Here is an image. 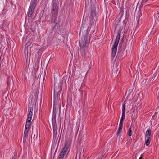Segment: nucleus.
<instances>
[{"mask_svg":"<svg viewBox=\"0 0 159 159\" xmlns=\"http://www.w3.org/2000/svg\"><path fill=\"white\" fill-rule=\"evenodd\" d=\"M122 30V28H120L119 30H118V32H117L118 34L117 35L116 39H117V37H119V40H120V34L121 33Z\"/></svg>","mask_w":159,"mask_h":159,"instance_id":"16","label":"nucleus"},{"mask_svg":"<svg viewBox=\"0 0 159 159\" xmlns=\"http://www.w3.org/2000/svg\"><path fill=\"white\" fill-rule=\"evenodd\" d=\"M91 15L93 18L96 16V13L95 11H92L91 12Z\"/></svg>","mask_w":159,"mask_h":159,"instance_id":"19","label":"nucleus"},{"mask_svg":"<svg viewBox=\"0 0 159 159\" xmlns=\"http://www.w3.org/2000/svg\"><path fill=\"white\" fill-rule=\"evenodd\" d=\"M151 134V131L150 130L148 129L146 132L145 137L151 138L150 136Z\"/></svg>","mask_w":159,"mask_h":159,"instance_id":"12","label":"nucleus"},{"mask_svg":"<svg viewBox=\"0 0 159 159\" xmlns=\"http://www.w3.org/2000/svg\"><path fill=\"white\" fill-rule=\"evenodd\" d=\"M51 18V28L52 31H53L54 30L57 25V23L56 22L57 19L55 20L52 17Z\"/></svg>","mask_w":159,"mask_h":159,"instance_id":"9","label":"nucleus"},{"mask_svg":"<svg viewBox=\"0 0 159 159\" xmlns=\"http://www.w3.org/2000/svg\"><path fill=\"white\" fill-rule=\"evenodd\" d=\"M70 145V142H66L64 147L62 149L60 154L59 156V159H63L65 155L66 154L67 152L68 151Z\"/></svg>","mask_w":159,"mask_h":159,"instance_id":"4","label":"nucleus"},{"mask_svg":"<svg viewBox=\"0 0 159 159\" xmlns=\"http://www.w3.org/2000/svg\"><path fill=\"white\" fill-rule=\"evenodd\" d=\"M37 2V1L36 0H33L31 2V6L35 7L36 5Z\"/></svg>","mask_w":159,"mask_h":159,"instance_id":"14","label":"nucleus"},{"mask_svg":"<svg viewBox=\"0 0 159 159\" xmlns=\"http://www.w3.org/2000/svg\"><path fill=\"white\" fill-rule=\"evenodd\" d=\"M122 117H121L120 121V124L119 125V127H121L122 128L123 125V122L125 118V103H124L122 106Z\"/></svg>","mask_w":159,"mask_h":159,"instance_id":"6","label":"nucleus"},{"mask_svg":"<svg viewBox=\"0 0 159 159\" xmlns=\"http://www.w3.org/2000/svg\"><path fill=\"white\" fill-rule=\"evenodd\" d=\"M35 7L30 6L29 9V11L28 13V16L29 18L31 17L34 12Z\"/></svg>","mask_w":159,"mask_h":159,"instance_id":"7","label":"nucleus"},{"mask_svg":"<svg viewBox=\"0 0 159 159\" xmlns=\"http://www.w3.org/2000/svg\"><path fill=\"white\" fill-rule=\"evenodd\" d=\"M81 42L82 43V47L80 48V51L84 53L87 52V46L89 42V40L87 37L83 36L81 38Z\"/></svg>","mask_w":159,"mask_h":159,"instance_id":"2","label":"nucleus"},{"mask_svg":"<svg viewBox=\"0 0 159 159\" xmlns=\"http://www.w3.org/2000/svg\"><path fill=\"white\" fill-rule=\"evenodd\" d=\"M38 67H39V66H36V65L35 66L34 69H35V70H36V71H37Z\"/></svg>","mask_w":159,"mask_h":159,"instance_id":"20","label":"nucleus"},{"mask_svg":"<svg viewBox=\"0 0 159 159\" xmlns=\"http://www.w3.org/2000/svg\"><path fill=\"white\" fill-rule=\"evenodd\" d=\"M31 121V120H30L27 119L25 127V130H29V128L30 126Z\"/></svg>","mask_w":159,"mask_h":159,"instance_id":"10","label":"nucleus"},{"mask_svg":"<svg viewBox=\"0 0 159 159\" xmlns=\"http://www.w3.org/2000/svg\"><path fill=\"white\" fill-rule=\"evenodd\" d=\"M29 130H25L24 132V135H23V142H25L26 141V138L28 137V132Z\"/></svg>","mask_w":159,"mask_h":159,"instance_id":"11","label":"nucleus"},{"mask_svg":"<svg viewBox=\"0 0 159 159\" xmlns=\"http://www.w3.org/2000/svg\"><path fill=\"white\" fill-rule=\"evenodd\" d=\"M139 18L138 20V22L139 20Z\"/></svg>","mask_w":159,"mask_h":159,"instance_id":"26","label":"nucleus"},{"mask_svg":"<svg viewBox=\"0 0 159 159\" xmlns=\"http://www.w3.org/2000/svg\"><path fill=\"white\" fill-rule=\"evenodd\" d=\"M35 136V134H34V138H34Z\"/></svg>","mask_w":159,"mask_h":159,"instance_id":"25","label":"nucleus"},{"mask_svg":"<svg viewBox=\"0 0 159 159\" xmlns=\"http://www.w3.org/2000/svg\"><path fill=\"white\" fill-rule=\"evenodd\" d=\"M119 37H118L117 39H116L112 48V52L111 57L112 59H114L116 53L117 51V47L119 42Z\"/></svg>","mask_w":159,"mask_h":159,"instance_id":"5","label":"nucleus"},{"mask_svg":"<svg viewBox=\"0 0 159 159\" xmlns=\"http://www.w3.org/2000/svg\"><path fill=\"white\" fill-rule=\"evenodd\" d=\"M132 125H131L130 127L129 128V131L128 132L127 134L129 136H131L132 135V130H131V127Z\"/></svg>","mask_w":159,"mask_h":159,"instance_id":"17","label":"nucleus"},{"mask_svg":"<svg viewBox=\"0 0 159 159\" xmlns=\"http://www.w3.org/2000/svg\"><path fill=\"white\" fill-rule=\"evenodd\" d=\"M57 127H53V137H55L57 134Z\"/></svg>","mask_w":159,"mask_h":159,"instance_id":"13","label":"nucleus"},{"mask_svg":"<svg viewBox=\"0 0 159 159\" xmlns=\"http://www.w3.org/2000/svg\"><path fill=\"white\" fill-rule=\"evenodd\" d=\"M61 89L60 87L58 86L54 88V97L52 123L53 127H57L56 122V110L59 109L61 107V101H60L59 97Z\"/></svg>","mask_w":159,"mask_h":159,"instance_id":"1","label":"nucleus"},{"mask_svg":"<svg viewBox=\"0 0 159 159\" xmlns=\"http://www.w3.org/2000/svg\"><path fill=\"white\" fill-rule=\"evenodd\" d=\"M139 159H142V156H141L139 158Z\"/></svg>","mask_w":159,"mask_h":159,"instance_id":"23","label":"nucleus"},{"mask_svg":"<svg viewBox=\"0 0 159 159\" xmlns=\"http://www.w3.org/2000/svg\"><path fill=\"white\" fill-rule=\"evenodd\" d=\"M151 138H147L145 142V144L147 146H148L150 142Z\"/></svg>","mask_w":159,"mask_h":159,"instance_id":"15","label":"nucleus"},{"mask_svg":"<svg viewBox=\"0 0 159 159\" xmlns=\"http://www.w3.org/2000/svg\"><path fill=\"white\" fill-rule=\"evenodd\" d=\"M79 42L80 43V46H81V43L82 44V43L81 42V40L79 39Z\"/></svg>","mask_w":159,"mask_h":159,"instance_id":"21","label":"nucleus"},{"mask_svg":"<svg viewBox=\"0 0 159 159\" xmlns=\"http://www.w3.org/2000/svg\"><path fill=\"white\" fill-rule=\"evenodd\" d=\"M122 128V127H119L118 130L117 132V135H118L120 133Z\"/></svg>","mask_w":159,"mask_h":159,"instance_id":"18","label":"nucleus"},{"mask_svg":"<svg viewBox=\"0 0 159 159\" xmlns=\"http://www.w3.org/2000/svg\"><path fill=\"white\" fill-rule=\"evenodd\" d=\"M33 107H31L29 111V113L28 115L27 119L31 120L32 118L33 113Z\"/></svg>","mask_w":159,"mask_h":159,"instance_id":"8","label":"nucleus"},{"mask_svg":"<svg viewBox=\"0 0 159 159\" xmlns=\"http://www.w3.org/2000/svg\"><path fill=\"white\" fill-rule=\"evenodd\" d=\"M58 5L54 2H53L52 7L51 15L52 17L55 20L57 19L58 12Z\"/></svg>","mask_w":159,"mask_h":159,"instance_id":"3","label":"nucleus"},{"mask_svg":"<svg viewBox=\"0 0 159 159\" xmlns=\"http://www.w3.org/2000/svg\"><path fill=\"white\" fill-rule=\"evenodd\" d=\"M142 1L143 2H146L148 1V0H142Z\"/></svg>","mask_w":159,"mask_h":159,"instance_id":"22","label":"nucleus"},{"mask_svg":"<svg viewBox=\"0 0 159 159\" xmlns=\"http://www.w3.org/2000/svg\"><path fill=\"white\" fill-rule=\"evenodd\" d=\"M11 4L12 6L13 5L12 2H11Z\"/></svg>","mask_w":159,"mask_h":159,"instance_id":"24","label":"nucleus"}]
</instances>
